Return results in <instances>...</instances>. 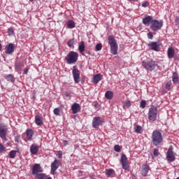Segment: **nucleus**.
<instances>
[{"mask_svg":"<svg viewBox=\"0 0 179 179\" xmlns=\"http://www.w3.org/2000/svg\"><path fill=\"white\" fill-rule=\"evenodd\" d=\"M108 40L110 47L111 54H113V55H117V54H118V43H117L115 38L113 36H109Z\"/></svg>","mask_w":179,"mask_h":179,"instance_id":"1","label":"nucleus"},{"mask_svg":"<svg viewBox=\"0 0 179 179\" xmlns=\"http://www.w3.org/2000/svg\"><path fill=\"white\" fill-rule=\"evenodd\" d=\"M152 143L155 146H159L163 142V135L158 130H155L152 134Z\"/></svg>","mask_w":179,"mask_h":179,"instance_id":"2","label":"nucleus"},{"mask_svg":"<svg viewBox=\"0 0 179 179\" xmlns=\"http://www.w3.org/2000/svg\"><path fill=\"white\" fill-rule=\"evenodd\" d=\"M78 57H79V54H78V52L71 51L66 55L65 59H66V64H68L69 65H71L72 64H75V62L78 61Z\"/></svg>","mask_w":179,"mask_h":179,"instance_id":"3","label":"nucleus"},{"mask_svg":"<svg viewBox=\"0 0 179 179\" xmlns=\"http://www.w3.org/2000/svg\"><path fill=\"white\" fill-rule=\"evenodd\" d=\"M141 65L144 69H146V71L150 72L155 71V69H156V66H157L156 62L152 60L142 62Z\"/></svg>","mask_w":179,"mask_h":179,"instance_id":"4","label":"nucleus"},{"mask_svg":"<svg viewBox=\"0 0 179 179\" xmlns=\"http://www.w3.org/2000/svg\"><path fill=\"white\" fill-rule=\"evenodd\" d=\"M163 27V21L162 20H153L151 21L150 29L153 31H157V30H160Z\"/></svg>","mask_w":179,"mask_h":179,"instance_id":"5","label":"nucleus"},{"mask_svg":"<svg viewBox=\"0 0 179 179\" xmlns=\"http://www.w3.org/2000/svg\"><path fill=\"white\" fill-rule=\"evenodd\" d=\"M148 120L150 121H156L157 120V108L151 107L148 111Z\"/></svg>","mask_w":179,"mask_h":179,"instance_id":"6","label":"nucleus"},{"mask_svg":"<svg viewBox=\"0 0 179 179\" xmlns=\"http://www.w3.org/2000/svg\"><path fill=\"white\" fill-rule=\"evenodd\" d=\"M103 122H104L103 117L100 116L94 117L92 120V127L99 129L100 125H103Z\"/></svg>","mask_w":179,"mask_h":179,"instance_id":"7","label":"nucleus"},{"mask_svg":"<svg viewBox=\"0 0 179 179\" xmlns=\"http://www.w3.org/2000/svg\"><path fill=\"white\" fill-rule=\"evenodd\" d=\"M73 78L76 83H79L80 82V73L78 69V66H73L72 70Z\"/></svg>","mask_w":179,"mask_h":179,"instance_id":"8","label":"nucleus"},{"mask_svg":"<svg viewBox=\"0 0 179 179\" xmlns=\"http://www.w3.org/2000/svg\"><path fill=\"white\" fill-rule=\"evenodd\" d=\"M120 163L124 170H129V164H128V158L125 154H122L120 159Z\"/></svg>","mask_w":179,"mask_h":179,"instance_id":"9","label":"nucleus"},{"mask_svg":"<svg viewBox=\"0 0 179 179\" xmlns=\"http://www.w3.org/2000/svg\"><path fill=\"white\" fill-rule=\"evenodd\" d=\"M59 166H61V162L58 159H55L51 164L50 174H55V172L58 170Z\"/></svg>","mask_w":179,"mask_h":179,"instance_id":"10","label":"nucleus"},{"mask_svg":"<svg viewBox=\"0 0 179 179\" xmlns=\"http://www.w3.org/2000/svg\"><path fill=\"white\" fill-rule=\"evenodd\" d=\"M6 132H8V128L6 126L0 125V138L3 141H6Z\"/></svg>","mask_w":179,"mask_h":179,"instance_id":"11","label":"nucleus"},{"mask_svg":"<svg viewBox=\"0 0 179 179\" xmlns=\"http://www.w3.org/2000/svg\"><path fill=\"white\" fill-rule=\"evenodd\" d=\"M166 159L168 162H174V160H176V156L174 155V152H173V150L169 148L166 153Z\"/></svg>","mask_w":179,"mask_h":179,"instance_id":"12","label":"nucleus"},{"mask_svg":"<svg viewBox=\"0 0 179 179\" xmlns=\"http://www.w3.org/2000/svg\"><path fill=\"white\" fill-rule=\"evenodd\" d=\"M15 52V44L9 43L6 46L5 48L6 54H8L9 55H10V54H13V52Z\"/></svg>","mask_w":179,"mask_h":179,"instance_id":"13","label":"nucleus"},{"mask_svg":"<svg viewBox=\"0 0 179 179\" xmlns=\"http://www.w3.org/2000/svg\"><path fill=\"white\" fill-rule=\"evenodd\" d=\"M41 166L40 164H35L32 168V174L36 176L38 173H41Z\"/></svg>","mask_w":179,"mask_h":179,"instance_id":"14","label":"nucleus"},{"mask_svg":"<svg viewBox=\"0 0 179 179\" xmlns=\"http://www.w3.org/2000/svg\"><path fill=\"white\" fill-rule=\"evenodd\" d=\"M149 171H150V167H149V165L145 164V165L142 166L141 176H143V177H146V176H148V173H149Z\"/></svg>","mask_w":179,"mask_h":179,"instance_id":"15","label":"nucleus"},{"mask_svg":"<svg viewBox=\"0 0 179 179\" xmlns=\"http://www.w3.org/2000/svg\"><path fill=\"white\" fill-rule=\"evenodd\" d=\"M40 149V147L37 144H32L30 146V152L31 155H35L38 153V150Z\"/></svg>","mask_w":179,"mask_h":179,"instance_id":"16","label":"nucleus"},{"mask_svg":"<svg viewBox=\"0 0 179 179\" xmlns=\"http://www.w3.org/2000/svg\"><path fill=\"white\" fill-rule=\"evenodd\" d=\"M71 110L73 111V114H78V113L81 110L80 105L78 103H73L71 106Z\"/></svg>","mask_w":179,"mask_h":179,"instance_id":"17","label":"nucleus"},{"mask_svg":"<svg viewBox=\"0 0 179 179\" xmlns=\"http://www.w3.org/2000/svg\"><path fill=\"white\" fill-rule=\"evenodd\" d=\"M148 47H150L152 51H159V43L157 42H150L148 44Z\"/></svg>","mask_w":179,"mask_h":179,"instance_id":"18","label":"nucleus"},{"mask_svg":"<svg viewBox=\"0 0 179 179\" xmlns=\"http://www.w3.org/2000/svg\"><path fill=\"white\" fill-rule=\"evenodd\" d=\"M167 55L169 59H171V58H174V55H176V50H174V48H173V47H170L169 48H168Z\"/></svg>","mask_w":179,"mask_h":179,"instance_id":"19","label":"nucleus"},{"mask_svg":"<svg viewBox=\"0 0 179 179\" xmlns=\"http://www.w3.org/2000/svg\"><path fill=\"white\" fill-rule=\"evenodd\" d=\"M102 78H103V76H101V74H100V73L94 75L92 78V83L97 85L99 83V82H100V80H101Z\"/></svg>","mask_w":179,"mask_h":179,"instance_id":"20","label":"nucleus"},{"mask_svg":"<svg viewBox=\"0 0 179 179\" xmlns=\"http://www.w3.org/2000/svg\"><path fill=\"white\" fill-rule=\"evenodd\" d=\"M35 123L36 124V125L41 127V125H43V116L40 115H36L35 116Z\"/></svg>","mask_w":179,"mask_h":179,"instance_id":"21","label":"nucleus"},{"mask_svg":"<svg viewBox=\"0 0 179 179\" xmlns=\"http://www.w3.org/2000/svg\"><path fill=\"white\" fill-rule=\"evenodd\" d=\"M25 134L27 135V141H31V139H33V135L34 134V133L33 132V130H31V129H27Z\"/></svg>","mask_w":179,"mask_h":179,"instance_id":"22","label":"nucleus"},{"mask_svg":"<svg viewBox=\"0 0 179 179\" xmlns=\"http://www.w3.org/2000/svg\"><path fill=\"white\" fill-rule=\"evenodd\" d=\"M152 20H153V17L150 15H145V17L143 19V24H149V23L152 24Z\"/></svg>","mask_w":179,"mask_h":179,"instance_id":"23","label":"nucleus"},{"mask_svg":"<svg viewBox=\"0 0 179 179\" xmlns=\"http://www.w3.org/2000/svg\"><path fill=\"white\" fill-rule=\"evenodd\" d=\"M172 80L175 85L179 84V76L177 73H173L172 76Z\"/></svg>","mask_w":179,"mask_h":179,"instance_id":"24","label":"nucleus"},{"mask_svg":"<svg viewBox=\"0 0 179 179\" xmlns=\"http://www.w3.org/2000/svg\"><path fill=\"white\" fill-rule=\"evenodd\" d=\"M114 96V92L113 91H106L105 93V97L108 100H111Z\"/></svg>","mask_w":179,"mask_h":179,"instance_id":"25","label":"nucleus"},{"mask_svg":"<svg viewBox=\"0 0 179 179\" xmlns=\"http://www.w3.org/2000/svg\"><path fill=\"white\" fill-rule=\"evenodd\" d=\"M78 51H80V54L83 55V52H85V42L81 41L78 45Z\"/></svg>","mask_w":179,"mask_h":179,"instance_id":"26","label":"nucleus"},{"mask_svg":"<svg viewBox=\"0 0 179 179\" xmlns=\"http://www.w3.org/2000/svg\"><path fill=\"white\" fill-rule=\"evenodd\" d=\"M76 26L75 22L72 20H69L66 22V27L68 29H73Z\"/></svg>","mask_w":179,"mask_h":179,"instance_id":"27","label":"nucleus"},{"mask_svg":"<svg viewBox=\"0 0 179 179\" xmlns=\"http://www.w3.org/2000/svg\"><path fill=\"white\" fill-rule=\"evenodd\" d=\"M106 175L108 177H114V176L115 175V171H114L113 169H106Z\"/></svg>","mask_w":179,"mask_h":179,"instance_id":"28","label":"nucleus"},{"mask_svg":"<svg viewBox=\"0 0 179 179\" xmlns=\"http://www.w3.org/2000/svg\"><path fill=\"white\" fill-rule=\"evenodd\" d=\"M4 78L6 80H8V82H14L15 81V78H13V75L12 74H7L4 76Z\"/></svg>","mask_w":179,"mask_h":179,"instance_id":"29","label":"nucleus"},{"mask_svg":"<svg viewBox=\"0 0 179 179\" xmlns=\"http://www.w3.org/2000/svg\"><path fill=\"white\" fill-rule=\"evenodd\" d=\"M24 67V64H23V62H16L15 63V69H18L19 71H20V69H22V68Z\"/></svg>","mask_w":179,"mask_h":179,"instance_id":"30","label":"nucleus"},{"mask_svg":"<svg viewBox=\"0 0 179 179\" xmlns=\"http://www.w3.org/2000/svg\"><path fill=\"white\" fill-rule=\"evenodd\" d=\"M16 153H17V151L11 150L8 154V157H10V159H15V157H16Z\"/></svg>","mask_w":179,"mask_h":179,"instance_id":"31","label":"nucleus"},{"mask_svg":"<svg viewBox=\"0 0 179 179\" xmlns=\"http://www.w3.org/2000/svg\"><path fill=\"white\" fill-rule=\"evenodd\" d=\"M45 177V174L44 173H38L36 174V179H47Z\"/></svg>","mask_w":179,"mask_h":179,"instance_id":"32","label":"nucleus"},{"mask_svg":"<svg viewBox=\"0 0 179 179\" xmlns=\"http://www.w3.org/2000/svg\"><path fill=\"white\" fill-rule=\"evenodd\" d=\"M73 44H75L74 39H71L67 42V45H69L71 48H73Z\"/></svg>","mask_w":179,"mask_h":179,"instance_id":"33","label":"nucleus"},{"mask_svg":"<svg viewBox=\"0 0 179 179\" xmlns=\"http://www.w3.org/2000/svg\"><path fill=\"white\" fill-rule=\"evenodd\" d=\"M173 83H171V81H169L166 84V90H171Z\"/></svg>","mask_w":179,"mask_h":179,"instance_id":"34","label":"nucleus"},{"mask_svg":"<svg viewBox=\"0 0 179 179\" xmlns=\"http://www.w3.org/2000/svg\"><path fill=\"white\" fill-rule=\"evenodd\" d=\"M135 129V132H136V134H141V132H142V127L139 125H137L134 127Z\"/></svg>","mask_w":179,"mask_h":179,"instance_id":"35","label":"nucleus"},{"mask_svg":"<svg viewBox=\"0 0 179 179\" xmlns=\"http://www.w3.org/2000/svg\"><path fill=\"white\" fill-rule=\"evenodd\" d=\"M64 96L66 100H71V93H69V92H65L64 93Z\"/></svg>","mask_w":179,"mask_h":179,"instance_id":"36","label":"nucleus"},{"mask_svg":"<svg viewBox=\"0 0 179 179\" xmlns=\"http://www.w3.org/2000/svg\"><path fill=\"white\" fill-rule=\"evenodd\" d=\"M124 107H127V108H129V107H131V101L128 99L124 101Z\"/></svg>","mask_w":179,"mask_h":179,"instance_id":"37","label":"nucleus"},{"mask_svg":"<svg viewBox=\"0 0 179 179\" xmlns=\"http://www.w3.org/2000/svg\"><path fill=\"white\" fill-rule=\"evenodd\" d=\"M53 113L55 115H59V114H61V110L59 108H56L54 109Z\"/></svg>","mask_w":179,"mask_h":179,"instance_id":"38","label":"nucleus"},{"mask_svg":"<svg viewBox=\"0 0 179 179\" xmlns=\"http://www.w3.org/2000/svg\"><path fill=\"white\" fill-rule=\"evenodd\" d=\"M3 152H6V148L0 143V153H3Z\"/></svg>","mask_w":179,"mask_h":179,"instance_id":"39","label":"nucleus"},{"mask_svg":"<svg viewBox=\"0 0 179 179\" xmlns=\"http://www.w3.org/2000/svg\"><path fill=\"white\" fill-rule=\"evenodd\" d=\"M95 48L96 51H101V48H103V45H101V43H98L95 46Z\"/></svg>","mask_w":179,"mask_h":179,"instance_id":"40","label":"nucleus"},{"mask_svg":"<svg viewBox=\"0 0 179 179\" xmlns=\"http://www.w3.org/2000/svg\"><path fill=\"white\" fill-rule=\"evenodd\" d=\"M8 36H13L15 34V31H13V28L8 29Z\"/></svg>","mask_w":179,"mask_h":179,"instance_id":"41","label":"nucleus"},{"mask_svg":"<svg viewBox=\"0 0 179 179\" xmlns=\"http://www.w3.org/2000/svg\"><path fill=\"white\" fill-rule=\"evenodd\" d=\"M55 155L58 157V159H62V151H57Z\"/></svg>","mask_w":179,"mask_h":179,"instance_id":"42","label":"nucleus"},{"mask_svg":"<svg viewBox=\"0 0 179 179\" xmlns=\"http://www.w3.org/2000/svg\"><path fill=\"white\" fill-rule=\"evenodd\" d=\"M114 150L115 152H121V147L119 145H115L114 146Z\"/></svg>","mask_w":179,"mask_h":179,"instance_id":"43","label":"nucleus"},{"mask_svg":"<svg viewBox=\"0 0 179 179\" xmlns=\"http://www.w3.org/2000/svg\"><path fill=\"white\" fill-rule=\"evenodd\" d=\"M140 107L141 108H145V107H146V101H141L140 103Z\"/></svg>","mask_w":179,"mask_h":179,"instance_id":"44","label":"nucleus"},{"mask_svg":"<svg viewBox=\"0 0 179 179\" xmlns=\"http://www.w3.org/2000/svg\"><path fill=\"white\" fill-rule=\"evenodd\" d=\"M20 141V135L17 134L15 136V142H17V143H19Z\"/></svg>","mask_w":179,"mask_h":179,"instance_id":"45","label":"nucleus"},{"mask_svg":"<svg viewBox=\"0 0 179 179\" xmlns=\"http://www.w3.org/2000/svg\"><path fill=\"white\" fill-rule=\"evenodd\" d=\"M142 6H143V8H148V6H149V2H148V1H144V2L142 3Z\"/></svg>","mask_w":179,"mask_h":179,"instance_id":"46","label":"nucleus"},{"mask_svg":"<svg viewBox=\"0 0 179 179\" xmlns=\"http://www.w3.org/2000/svg\"><path fill=\"white\" fill-rule=\"evenodd\" d=\"M147 36L149 40H152V38H153V34H152V32H148Z\"/></svg>","mask_w":179,"mask_h":179,"instance_id":"47","label":"nucleus"},{"mask_svg":"<svg viewBox=\"0 0 179 179\" xmlns=\"http://www.w3.org/2000/svg\"><path fill=\"white\" fill-rule=\"evenodd\" d=\"M175 23H176V26L179 27V17L178 16L175 17Z\"/></svg>","mask_w":179,"mask_h":179,"instance_id":"48","label":"nucleus"},{"mask_svg":"<svg viewBox=\"0 0 179 179\" xmlns=\"http://www.w3.org/2000/svg\"><path fill=\"white\" fill-rule=\"evenodd\" d=\"M154 156H159V150L157 149H155L154 152H153Z\"/></svg>","mask_w":179,"mask_h":179,"instance_id":"49","label":"nucleus"},{"mask_svg":"<svg viewBox=\"0 0 179 179\" xmlns=\"http://www.w3.org/2000/svg\"><path fill=\"white\" fill-rule=\"evenodd\" d=\"M64 146H66L68 145V141L66 140L63 141Z\"/></svg>","mask_w":179,"mask_h":179,"instance_id":"50","label":"nucleus"},{"mask_svg":"<svg viewBox=\"0 0 179 179\" xmlns=\"http://www.w3.org/2000/svg\"><path fill=\"white\" fill-rule=\"evenodd\" d=\"M27 72H29V69H25L24 70V75H27Z\"/></svg>","mask_w":179,"mask_h":179,"instance_id":"51","label":"nucleus"},{"mask_svg":"<svg viewBox=\"0 0 179 179\" xmlns=\"http://www.w3.org/2000/svg\"><path fill=\"white\" fill-rule=\"evenodd\" d=\"M1 50H2V45H1V43H0V51H1Z\"/></svg>","mask_w":179,"mask_h":179,"instance_id":"52","label":"nucleus"},{"mask_svg":"<svg viewBox=\"0 0 179 179\" xmlns=\"http://www.w3.org/2000/svg\"><path fill=\"white\" fill-rule=\"evenodd\" d=\"M31 2H33L34 0H29Z\"/></svg>","mask_w":179,"mask_h":179,"instance_id":"53","label":"nucleus"},{"mask_svg":"<svg viewBox=\"0 0 179 179\" xmlns=\"http://www.w3.org/2000/svg\"><path fill=\"white\" fill-rule=\"evenodd\" d=\"M91 179H92V178H91Z\"/></svg>","mask_w":179,"mask_h":179,"instance_id":"54","label":"nucleus"}]
</instances>
